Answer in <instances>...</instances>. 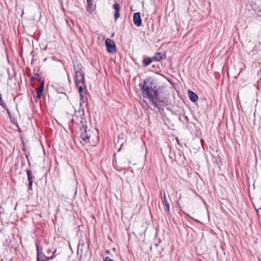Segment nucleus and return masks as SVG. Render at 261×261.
I'll list each match as a JSON object with an SVG mask.
<instances>
[{
	"label": "nucleus",
	"instance_id": "f257e3e1",
	"mask_svg": "<svg viewBox=\"0 0 261 261\" xmlns=\"http://www.w3.org/2000/svg\"><path fill=\"white\" fill-rule=\"evenodd\" d=\"M140 86L141 88L142 94L144 100L147 99L153 105L154 107L159 109L164 105L163 104L164 103L163 101H161L158 97L157 89L151 79H145L143 84H140Z\"/></svg>",
	"mask_w": 261,
	"mask_h": 261
},
{
	"label": "nucleus",
	"instance_id": "f03ea898",
	"mask_svg": "<svg viewBox=\"0 0 261 261\" xmlns=\"http://www.w3.org/2000/svg\"><path fill=\"white\" fill-rule=\"evenodd\" d=\"M78 70L75 72V82L76 87L79 89V93H82L84 89L85 88L84 81V73L83 71L82 65H80Z\"/></svg>",
	"mask_w": 261,
	"mask_h": 261
},
{
	"label": "nucleus",
	"instance_id": "7ed1b4c3",
	"mask_svg": "<svg viewBox=\"0 0 261 261\" xmlns=\"http://www.w3.org/2000/svg\"><path fill=\"white\" fill-rule=\"evenodd\" d=\"M81 134L80 137V143L83 145H87L90 143V136L88 133L87 129L84 127L81 129Z\"/></svg>",
	"mask_w": 261,
	"mask_h": 261
},
{
	"label": "nucleus",
	"instance_id": "20e7f679",
	"mask_svg": "<svg viewBox=\"0 0 261 261\" xmlns=\"http://www.w3.org/2000/svg\"><path fill=\"white\" fill-rule=\"evenodd\" d=\"M105 43L108 52L112 53L116 51L115 43L112 40L107 39Z\"/></svg>",
	"mask_w": 261,
	"mask_h": 261
},
{
	"label": "nucleus",
	"instance_id": "39448f33",
	"mask_svg": "<svg viewBox=\"0 0 261 261\" xmlns=\"http://www.w3.org/2000/svg\"><path fill=\"white\" fill-rule=\"evenodd\" d=\"M36 249H37V257H39L41 259L49 260L54 258V254H53L51 256L47 257L44 255V254L40 252V250L42 249L41 248H40L38 244H36Z\"/></svg>",
	"mask_w": 261,
	"mask_h": 261
},
{
	"label": "nucleus",
	"instance_id": "423d86ee",
	"mask_svg": "<svg viewBox=\"0 0 261 261\" xmlns=\"http://www.w3.org/2000/svg\"><path fill=\"white\" fill-rule=\"evenodd\" d=\"M133 21L136 26L140 27L141 25L142 19L139 12H136L134 14Z\"/></svg>",
	"mask_w": 261,
	"mask_h": 261
},
{
	"label": "nucleus",
	"instance_id": "0eeeda50",
	"mask_svg": "<svg viewBox=\"0 0 261 261\" xmlns=\"http://www.w3.org/2000/svg\"><path fill=\"white\" fill-rule=\"evenodd\" d=\"M162 202L164 205V210L167 215H170V204L166 199V194L164 193Z\"/></svg>",
	"mask_w": 261,
	"mask_h": 261
},
{
	"label": "nucleus",
	"instance_id": "6e6552de",
	"mask_svg": "<svg viewBox=\"0 0 261 261\" xmlns=\"http://www.w3.org/2000/svg\"><path fill=\"white\" fill-rule=\"evenodd\" d=\"M113 8L115 10L114 18L115 20H117L120 17V7L119 4L115 3L113 5Z\"/></svg>",
	"mask_w": 261,
	"mask_h": 261
},
{
	"label": "nucleus",
	"instance_id": "1a4fd4ad",
	"mask_svg": "<svg viewBox=\"0 0 261 261\" xmlns=\"http://www.w3.org/2000/svg\"><path fill=\"white\" fill-rule=\"evenodd\" d=\"M27 174L28 176V179L29 181L28 189L30 190H32V185L33 182L34 176L32 175L31 171L28 170L27 171Z\"/></svg>",
	"mask_w": 261,
	"mask_h": 261
},
{
	"label": "nucleus",
	"instance_id": "9d476101",
	"mask_svg": "<svg viewBox=\"0 0 261 261\" xmlns=\"http://www.w3.org/2000/svg\"><path fill=\"white\" fill-rule=\"evenodd\" d=\"M188 95L190 99L192 102H195L198 99V95L195 93L193 92L192 91H188Z\"/></svg>",
	"mask_w": 261,
	"mask_h": 261
},
{
	"label": "nucleus",
	"instance_id": "9b49d317",
	"mask_svg": "<svg viewBox=\"0 0 261 261\" xmlns=\"http://www.w3.org/2000/svg\"><path fill=\"white\" fill-rule=\"evenodd\" d=\"M44 89V83L42 82L40 87L37 90V96L39 98L41 97Z\"/></svg>",
	"mask_w": 261,
	"mask_h": 261
},
{
	"label": "nucleus",
	"instance_id": "f8f14e48",
	"mask_svg": "<svg viewBox=\"0 0 261 261\" xmlns=\"http://www.w3.org/2000/svg\"><path fill=\"white\" fill-rule=\"evenodd\" d=\"M153 60V59L149 57L144 58L143 59V64L145 66H148L152 62Z\"/></svg>",
	"mask_w": 261,
	"mask_h": 261
},
{
	"label": "nucleus",
	"instance_id": "ddd939ff",
	"mask_svg": "<svg viewBox=\"0 0 261 261\" xmlns=\"http://www.w3.org/2000/svg\"><path fill=\"white\" fill-rule=\"evenodd\" d=\"M152 59L154 61H160L162 59V54L161 53H156L155 56Z\"/></svg>",
	"mask_w": 261,
	"mask_h": 261
},
{
	"label": "nucleus",
	"instance_id": "4468645a",
	"mask_svg": "<svg viewBox=\"0 0 261 261\" xmlns=\"http://www.w3.org/2000/svg\"><path fill=\"white\" fill-rule=\"evenodd\" d=\"M32 79L33 80H37L39 81H41V76L39 73H36L34 74V75L32 76Z\"/></svg>",
	"mask_w": 261,
	"mask_h": 261
},
{
	"label": "nucleus",
	"instance_id": "2eb2a0df",
	"mask_svg": "<svg viewBox=\"0 0 261 261\" xmlns=\"http://www.w3.org/2000/svg\"><path fill=\"white\" fill-rule=\"evenodd\" d=\"M87 5L90 7L93 4V0H87Z\"/></svg>",
	"mask_w": 261,
	"mask_h": 261
},
{
	"label": "nucleus",
	"instance_id": "dca6fc26",
	"mask_svg": "<svg viewBox=\"0 0 261 261\" xmlns=\"http://www.w3.org/2000/svg\"><path fill=\"white\" fill-rule=\"evenodd\" d=\"M104 261H114V260L112 259H111L109 257L107 256L105 258Z\"/></svg>",
	"mask_w": 261,
	"mask_h": 261
},
{
	"label": "nucleus",
	"instance_id": "f3484780",
	"mask_svg": "<svg viewBox=\"0 0 261 261\" xmlns=\"http://www.w3.org/2000/svg\"><path fill=\"white\" fill-rule=\"evenodd\" d=\"M37 261H48V260L41 259V258H40L39 257H37Z\"/></svg>",
	"mask_w": 261,
	"mask_h": 261
},
{
	"label": "nucleus",
	"instance_id": "a211bd4d",
	"mask_svg": "<svg viewBox=\"0 0 261 261\" xmlns=\"http://www.w3.org/2000/svg\"><path fill=\"white\" fill-rule=\"evenodd\" d=\"M249 54L251 56H253L254 55V51L253 50L251 51L249 53Z\"/></svg>",
	"mask_w": 261,
	"mask_h": 261
},
{
	"label": "nucleus",
	"instance_id": "6ab92c4d",
	"mask_svg": "<svg viewBox=\"0 0 261 261\" xmlns=\"http://www.w3.org/2000/svg\"><path fill=\"white\" fill-rule=\"evenodd\" d=\"M109 252V251H107V253H108Z\"/></svg>",
	"mask_w": 261,
	"mask_h": 261
}]
</instances>
